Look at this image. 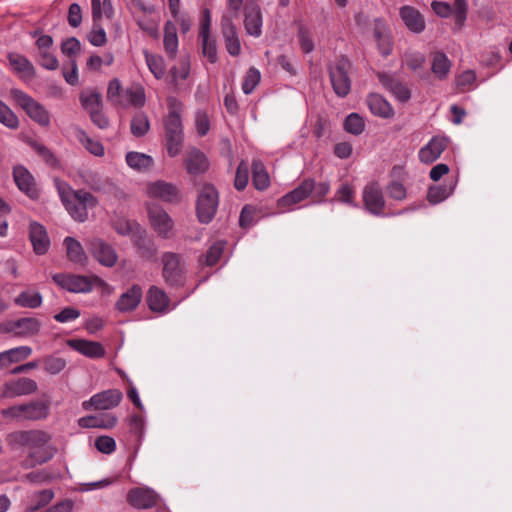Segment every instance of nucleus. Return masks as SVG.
<instances>
[{"instance_id": "nucleus-7", "label": "nucleus", "mask_w": 512, "mask_h": 512, "mask_svg": "<svg viewBox=\"0 0 512 512\" xmlns=\"http://www.w3.org/2000/svg\"><path fill=\"white\" fill-rule=\"evenodd\" d=\"M147 213L150 226L155 233L163 238L170 237L174 228V221L167 211L157 204H149L147 205Z\"/></svg>"}, {"instance_id": "nucleus-17", "label": "nucleus", "mask_w": 512, "mask_h": 512, "mask_svg": "<svg viewBox=\"0 0 512 512\" xmlns=\"http://www.w3.org/2000/svg\"><path fill=\"white\" fill-rule=\"evenodd\" d=\"M363 201L370 213L380 215L385 204L381 187L377 183L368 184L363 190Z\"/></svg>"}, {"instance_id": "nucleus-27", "label": "nucleus", "mask_w": 512, "mask_h": 512, "mask_svg": "<svg viewBox=\"0 0 512 512\" xmlns=\"http://www.w3.org/2000/svg\"><path fill=\"white\" fill-rule=\"evenodd\" d=\"M29 235L35 253L39 255L45 254L50 246V240L45 228L37 222H32L29 227Z\"/></svg>"}, {"instance_id": "nucleus-33", "label": "nucleus", "mask_w": 512, "mask_h": 512, "mask_svg": "<svg viewBox=\"0 0 512 512\" xmlns=\"http://www.w3.org/2000/svg\"><path fill=\"white\" fill-rule=\"evenodd\" d=\"M117 424V417L113 414L102 416H84L78 420V425L82 428H113Z\"/></svg>"}, {"instance_id": "nucleus-14", "label": "nucleus", "mask_w": 512, "mask_h": 512, "mask_svg": "<svg viewBox=\"0 0 512 512\" xmlns=\"http://www.w3.org/2000/svg\"><path fill=\"white\" fill-rule=\"evenodd\" d=\"M168 115L165 118V135L183 134L180 114L182 112V103L175 97L167 99Z\"/></svg>"}, {"instance_id": "nucleus-11", "label": "nucleus", "mask_w": 512, "mask_h": 512, "mask_svg": "<svg viewBox=\"0 0 512 512\" xmlns=\"http://www.w3.org/2000/svg\"><path fill=\"white\" fill-rule=\"evenodd\" d=\"M146 194L150 198L159 199L167 203H176L180 200L178 187L170 182L157 180L146 185Z\"/></svg>"}, {"instance_id": "nucleus-16", "label": "nucleus", "mask_w": 512, "mask_h": 512, "mask_svg": "<svg viewBox=\"0 0 512 512\" xmlns=\"http://www.w3.org/2000/svg\"><path fill=\"white\" fill-rule=\"evenodd\" d=\"M127 500L136 508L147 509L157 504L159 496L148 487H135L128 492Z\"/></svg>"}, {"instance_id": "nucleus-4", "label": "nucleus", "mask_w": 512, "mask_h": 512, "mask_svg": "<svg viewBox=\"0 0 512 512\" xmlns=\"http://www.w3.org/2000/svg\"><path fill=\"white\" fill-rule=\"evenodd\" d=\"M1 415L11 421H38L49 415V404L44 401H31L26 404L13 405L1 410Z\"/></svg>"}, {"instance_id": "nucleus-39", "label": "nucleus", "mask_w": 512, "mask_h": 512, "mask_svg": "<svg viewBox=\"0 0 512 512\" xmlns=\"http://www.w3.org/2000/svg\"><path fill=\"white\" fill-rule=\"evenodd\" d=\"M431 69L438 79L443 80L450 72L451 61L443 52H435L432 56Z\"/></svg>"}, {"instance_id": "nucleus-58", "label": "nucleus", "mask_w": 512, "mask_h": 512, "mask_svg": "<svg viewBox=\"0 0 512 512\" xmlns=\"http://www.w3.org/2000/svg\"><path fill=\"white\" fill-rule=\"evenodd\" d=\"M54 497L52 490H43L34 495L35 504L27 507V511L33 512L47 505Z\"/></svg>"}, {"instance_id": "nucleus-18", "label": "nucleus", "mask_w": 512, "mask_h": 512, "mask_svg": "<svg viewBox=\"0 0 512 512\" xmlns=\"http://www.w3.org/2000/svg\"><path fill=\"white\" fill-rule=\"evenodd\" d=\"M142 288L134 284L127 291L122 293L115 303V309L121 313L135 310L142 300Z\"/></svg>"}, {"instance_id": "nucleus-51", "label": "nucleus", "mask_w": 512, "mask_h": 512, "mask_svg": "<svg viewBox=\"0 0 512 512\" xmlns=\"http://www.w3.org/2000/svg\"><path fill=\"white\" fill-rule=\"evenodd\" d=\"M145 60L151 73L160 79L165 74V66L162 57L145 52Z\"/></svg>"}, {"instance_id": "nucleus-41", "label": "nucleus", "mask_w": 512, "mask_h": 512, "mask_svg": "<svg viewBox=\"0 0 512 512\" xmlns=\"http://www.w3.org/2000/svg\"><path fill=\"white\" fill-rule=\"evenodd\" d=\"M456 181L451 183L449 186L447 185H434L431 186L428 190L427 198L430 203L438 204L445 199H447L454 191L456 186Z\"/></svg>"}, {"instance_id": "nucleus-52", "label": "nucleus", "mask_w": 512, "mask_h": 512, "mask_svg": "<svg viewBox=\"0 0 512 512\" xmlns=\"http://www.w3.org/2000/svg\"><path fill=\"white\" fill-rule=\"evenodd\" d=\"M129 9L133 17L137 16H152L155 13V7L152 4L146 3L144 0H130Z\"/></svg>"}, {"instance_id": "nucleus-57", "label": "nucleus", "mask_w": 512, "mask_h": 512, "mask_svg": "<svg viewBox=\"0 0 512 512\" xmlns=\"http://www.w3.org/2000/svg\"><path fill=\"white\" fill-rule=\"evenodd\" d=\"M190 64L187 60H181L177 65L171 68L172 80L175 84L185 80L189 75Z\"/></svg>"}, {"instance_id": "nucleus-29", "label": "nucleus", "mask_w": 512, "mask_h": 512, "mask_svg": "<svg viewBox=\"0 0 512 512\" xmlns=\"http://www.w3.org/2000/svg\"><path fill=\"white\" fill-rule=\"evenodd\" d=\"M125 160L129 168L139 173L148 172L155 163L152 156L137 151L128 152Z\"/></svg>"}, {"instance_id": "nucleus-3", "label": "nucleus", "mask_w": 512, "mask_h": 512, "mask_svg": "<svg viewBox=\"0 0 512 512\" xmlns=\"http://www.w3.org/2000/svg\"><path fill=\"white\" fill-rule=\"evenodd\" d=\"M107 100L117 107H142L146 96L143 87L135 85L124 90L119 79L114 78L108 83Z\"/></svg>"}, {"instance_id": "nucleus-22", "label": "nucleus", "mask_w": 512, "mask_h": 512, "mask_svg": "<svg viewBox=\"0 0 512 512\" xmlns=\"http://www.w3.org/2000/svg\"><path fill=\"white\" fill-rule=\"evenodd\" d=\"M399 14L408 30L416 34L424 31L425 19L417 9L406 5L400 8Z\"/></svg>"}, {"instance_id": "nucleus-35", "label": "nucleus", "mask_w": 512, "mask_h": 512, "mask_svg": "<svg viewBox=\"0 0 512 512\" xmlns=\"http://www.w3.org/2000/svg\"><path fill=\"white\" fill-rule=\"evenodd\" d=\"M163 275L167 282L177 284L181 273L179 257L173 253L163 256Z\"/></svg>"}, {"instance_id": "nucleus-31", "label": "nucleus", "mask_w": 512, "mask_h": 512, "mask_svg": "<svg viewBox=\"0 0 512 512\" xmlns=\"http://www.w3.org/2000/svg\"><path fill=\"white\" fill-rule=\"evenodd\" d=\"M367 105L372 114L381 118H392L394 109L391 104L381 95L371 93L367 98Z\"/></svg>"}, {"instance_id": "nucleus-49", "label": "nucleus", "mask_w": 512, "mask_h": 512, "mask_svg": "<svg viewBox=\"0 0 512 512\" xmlns=\"http://www.w3.org/2000/svg\"><path fill=\"white\" fill-rule=\"evenodd\" d=\"M0 123L9 129H17L20 124L17 115L1 100H0Z\"/></svg>"}, {"instance_id": "nucleus-19", "label": "nucleus", "mask_w": 512, "mask_h": 512, "mask_svg": "<svg viewBox=\"0 0 512 512\" xmlns=\"http://www.w3.org/2000/svg\"><path fill=\"white\" fill-rule=\"evenodd\" d=\"M244 26L246 33L253 37H259L262 33V14L259 6L253 2H247L245 6Z\"/></svg>"}, {"instance_id": "nucleus-45", "label": "nucleus", "mask_w": 512, "mask_h": 512, "mask_svg": "<svg viewBox=\"0 0 512 512\" xmlns=\"http://www.w3.org/2000/svg\"><path fill=\"white\" fill-rule=\"evenodd\" d=\"M150 129L148 116L143 113H137L131 120V132L135 137L144 136Z\"/></svg>"}, {"instance_id": "nucleus-1", "label": "nucleus", "mask_w": 512, "mask_h": 512, "mask_svg": "<svg viewBox=\"0 0 512 512\" xmlns=\"http://www.w3.org/2000/svg\"><path fill=\"white\" fill-rule=\"evenodd\" d=\"M9 445L26 447L32 465L43 464L51 460L58 452L53 443V435L45 430H28L10 433L7 437Z\"/></svg>"}, {"instance_id": "nucleus-23", "label": "nucleus", "mask_w": 512, "mask_h": 512, "mask_svg": "<svg viewBox=\"0 0 512 512\" xmlns=\"http://www.w3.org/2000/svg\"><path fill=\"white\" fill-rule=\"evenodd\" d=\"M381 85L389 90L399 101L406 102L411 98V91L406 84L393 76L381 73L378 75Z\"/></svg>"}, {"instance_id": "nucleus-12", "label": "nucleus", "mask_w": 512, "mask_h": 512, "mask_svg": "<svg viewBox=\"0 0 512 512\" xmlns=\"http://www.w3.org/2000/svg\"><path fill=\"white\" fill-rule=\"evenodd\" d=\"M87 246L92 257L102 266L113 267L116 264L118 255L115 249L104 240L100 238L91 239Z\"/></svg>"}, {"instance_id": "nucleus-64", "label": "nucleus", "mask_w": 512, "mask_h": 512, "mask_svg": "<svg viewBox=\"0 0 512 512\" xmlns=\"http://www.w3.org/2000/svg\"><path fill=\"white\" fill-rule=\"evenodd\" d=\"M81 315L80 311L73 307H66L58 314L54 315V319L59 323H68L76 320Z\"/></svg>"}, {"instance_id": "nucleus-21", "label": "nucleus", "mask_w": 512, "mask_h": 512, "mask_svg": "<svg viewBox=\"0 0 512 512\" xmlns=\"http://www.w3.org/2000/svg\"><path fill=\"white\" fill-rule=\"evenodd\" d=\"M447 139L445 137H433L419 151V158L423 163H432L436 161L447 147Z\"/></svg>"}, {"instance_id": "nucleus-15", "label": "nucleus", "mask_w": 512, "mask_h": 512, "mask_svg": "<svg viewBox=\"0 0 512 512\" xmlns=\"http://www.w3.org/2000/svg\"><path fill=\"white\" fill-rule=\"evenodd\" d=\"M37 390V383L30 378H18L6 382L1 391V395L6 398H14L34 393Z\"/></svg>"}, {"instance_id": "nucleus-54", "label": "nucleus", "mask_w": 512, "mask_h": 512, "mask_svg": "<svg viewBox=\"0 0 512 512\" xmlns=\"http://www.w3.org/2000/svg\"><path fill=\"white\" fill-rule=\"evenodd\" d=\"M88 40L91 45L95 47H102L107 43V35L101 23H93L92 30L88 35Z\"/></svg>"}, {"instance_id": "nucleus-44", "label": "nucleus", "mask_w": 512, "mask_h": 512, "mask_svg": "<svg viewBox=\"0 0 512 512\" xmlns=\"http://www.w3.org/2000/svg\"><path fill=\"white\" fill-rule=\"evenodd\" d=\"M253 184L256 189L263 190L269 185V176L260 161H254L252 166Z\"/></svg>"}, {"instance_id": "nucleus-6", "label": "nucleus", "mask_w": 512, "mask_h": 512, "mask_svg": "<svg viewBox=\"0 0 512 512\" xmlns=\"http://www.w3.org/2000/svg\"><path fill=\"white\" fill-rule=\"evenodd\" d=\"M219 204L216 188L211 184L201 187L196 204L197 216L200 222L209 223L214 218Z\"/></svg>"}, {"instance_id": "nucleus-10", "label": "nucleus", "mask_w": 512, "mask_h": 512, "mask_svg": "<svg viewBox=\"0 0 512 512\" xmlns=\"http://www.w3.org/2000/svg\"><path fill=\"white\" fill-rule=\"evenodd\" d=\"M123 398V394L118 389H108L94 394L89 400L82 402V408L86 411L109 410L117 407Z\"/></svg>"}, {"instance_id": "nucleus-32", "label": "nucleus", "mask_w": 512, "mask_h": 512, "mask_svg": "<svg viewBox=\"0 0 512 512\" xmlns=\"http://www.w3.org/2000/svg\"><path fill=\"white\" fill-rule=\"evenodd\" d=\"M32 353L29 346H19L0 353V369L27 359Z\"/></svg>"}, {"instance_id": "nucleus-60", "label": "nucleus", "mask_w": 512, "mask_h": 512, "mask_svg": "<svg viewBox=\"0 0 512 512\" xmlns=\"http://www.w3.org/2000/svg\"><path fill=\"white\" fill-rule=\"evenodd\" d=\"M116 232L123 236L133 235L135 230H139V225L125 219H118L113 224Z\"/></svg>"}, {"instance_id": "nucleus-9", "label": "nucleus", "mask_w": 512, "mask_h": 512, "mask_svg": "<svg viewBox=\"0 0 512 512\" xmlns=\"http://www.w3.org/2000/svg\"><path fill=\"white\" fill-rule=\"evenodd\" d=\"M350 62L346 58L339 59L330 67V79L335 93L340 96H346L351 88L348 70Z\"/></svg>"}, {"instance_id": "nucleus-24", "label": "nucleus", "mask_w": 512, "mask_h": 512, "mask_svg": "<svg viewBox=\"0 0 512 512\" xmlns=\"http://www.w3.org/2000/svg\"><path fill=\"white\" fill-rule=\"evenodd\" d=\"M314 181L312 179L304 180L293 191L287 193L279 200V206L289 207L297 204L312 194Z\"/></svg>"}, {"instance_id": "nucleus-56", "label": "nucleus", "mask_w": 512, "mask_h": 512, "mask_svg": "<svg viewBox=\"0 0 512 512\" xmlns=\"http://www.w3.org/2000/svg\"><path fill=\"white\" fill-rule=\"evenodd\" d=\"M183 134L166 135V147L170 157L177 156L182 148Z\"/></svg>"}, {"instance_id": "nucleus-36", "label": "nucleus", "mask_w": 512, "mask_h": 512, "mask_svg": "<svg viewBox=\"0 0 512 512\" xmlns=\"http://www.w3.org/2000/svg\"><path fill=\"white\" fill-rule=\"evenodd\" d=\"M91 10L93 23L111 20L114 16L111 0H91Z\"/></svg>"}, {"instance_id": "nucleus-13", "label": "nucleus", "mask_w": 512, "mask_h": 512, "mask_svg": "<svg viewBox=\"0 0 512 512\" xmlns=\"http://www.w3.org/2000/svg\"><path fill=\"white\" fill-rule=\"evenodd\" d=\"M53 281L63 289L72 293H88L92 291L91 277L70 274H55Z\"/></svg>"}, {"instance_id": "nucleus-61", "label": "nucleus", "mask_w": 512, "mask_h": 512, "mask_svg": "<svg viewBox=\"0 0 512 512\" xmlns=\"http://www.w3.org/2000/svg\"><path fill=\"white\" fill-rule=\"evenodd\" d=\"M249 172L248 165L245 162H241L237 168L236 176H235V188L237 190H243L248 183Z\"/></svg>"}, {"instance_id": "nucleus-37", "label": "nucleus", "mask_w": 512, "mask_h": 512, "mask_svg": "<svg viewBox=\"0 0 512 512\" xmlns=\"http://www.w3.org/2000/svg\"><path fill=\"white\" fill-rule=\"evenodd\" d=\"M82 107L90 114L102 109V95L95 89H86L80 94Z\"/></svg>"}, {"instance_id": "nucleus-62", "label": "nucleus", "mask_w": 512, "mask_h": 512, "mask_svg": "<svg viewBox=\"0 0 512 512\" xmlns=\"http://www.w3.org/2000/svg\"><path fill=\"white\" fill-rule=\"evenodd\" d=\"M66 366V362L62 358L48 357L44 359V368L50 374L60 373Z\"/></svg>"}, {"instance_id": "nucleus-38", "label": "nucleus", "mask_w": 512, "mask_h": 512, "mask_svg": "<svg viewBox=\"0 0 512 512\" xmlns=\"http://www.w3.org/2000/svg\"><path fill=\"white\" fill-rule=\"evenodd\" d=\"M64 245L69 260L78 264H84L87 261V256L81 243L75 238L66 237L64 239Z\"/></svg>"}, {"instance_id": "nucleus-47", "label": "nucleus", "mask_w": 512, "mask_h": 512, "mask_svg": "<svg viewBox=\"0 0 512 512\" xmlns=\"http://www.w3.org/2000/svg\"><path fill=\"white\" fill-rule=\"evenodd\" d=\"M365 122L364 119L357 113L349 114L344 121V129L346 132L359 135L364 131Z\"/></svg>"}, {"instance_id": "nucleus-42", "label": "nucleus", "mask_w": 512, "mask_h": 512, "mask_svg": "<svg viewBox=\"0 0 512 512\" xmlns=\"http://www.w3.org/2000/svg\"><path fill=\"white\" fill-rule=\"evenodd\" d=\"M164 47L166 52L174 57L178 49V36L176 27L171 22H167L164 28Z\"/></svg>"}, {"instance_id": "nucleus-55", "label": "nucleus", "mask_w": 512, "mask_h": 512, "mask_svg": "<svg viewBox=\"0 0 512 512\" xmlns=\"http://www.w3.org/2000/svg\"><path fill=\"white\" fill-rule=\"evenodd\" d=\"M113 62L114 56L110 52L105 53L103 57L91 55L87 60V67L89 70L98 71L103 65L110 66Z\"/></svg>"}, {"instance_id": "nucleus-43", "label": "nucleus", "mask_w": 512, "mask_h": 512, "mask_svg": "<svg viewBox=\"0 0 512 512\" xmlns=\"http://www.w3.org/2000/svg\"><path fill=\"white\" fill-rule=\"evenodd\" d=\"M76 137L79 142L93 155L103 156L104 147L98 140L90 138L87 133L81 129L76 131Z\"/></svg>"}, {"instance_id": "nucleus-53", "label": "nucleus", "mask_w": 512, "mask_h": 512, "mask_svg": "<svg viewBox=\"0 0 512 512\" xmlns=\"http://www.w3.org/2000/svg\"><path fill=\"white\" fill-rule=\"evenodd\" d=\"M261 79L260 71L256 68H250L244 78L242 90L245 94H250L259 84Z\"/></svg>"}, {"instance_id": "nucleus-48", "label": "nucleus", "mask_w": 512, "mask_h": 512, "mask_svg": "<svg viewBox=\"0 0 512 512\" xmlns=\"http://www.w3.org/2000/svg\"><path fill=\"white\" fill-rule=\"evenodd\" d=\"M135 20L139 27L149 35L154 37L158 35L159 17L155 13L152 16H137Z\"/></svg>"}, {"instance_id": "nucleus-50", "label": "nucleus", "mask_w": 512, "mask_h": 512, "mask_svg": "<svg viewBox=\"0 0 512 512\" xmlns=\"http://www.w3.org/2000/svg\"><path fill=\"white\" fill-rule=\"evenodd\" d=\"M202 45V53L211 63H215L218 59L216 40L210 35L199 36Z\"/></svg>"}, {"instance_id": "nucleus-25", "label": "nucleus", "mask_w": 512, "mask_h": 512, "mask_svg": "<svg viewBox=\"0 0 512 512\" xmlns=\"http://www.w3.org/2000/svg\"><path fill=\"white\" fill-rule=\"evenodd\" d=\"M184 165L189 174L199 175L207 171L209 162L204 153L192 148L186 153Z\"/></svg>"}, {"instance_id": "nucleus-26", "label": "nucleus", "mask_w": 512, "mask_h": 512, "mask_svg": "<svg viewBox=\"0 0 512 512\" xmlns=\"http://www.w3.org/2000/svg\"><path fill=\"white\" fill-rule=\"evenodd\" d=\"M68 344L75 351L89 358H102L105 355L104 347L96 341L73 339Z\"/></svg>"}, {"instance_id": "nucleus-59", "label": "nucleus", "mask_w": 512, "mask_h": 512, "mask_svg": "<svg viewBox=\"0 0 512 512\" xmlns=\"http://www.w3.org/2000/svg\"><path fill=\"white\" fill-rule=\"evenodd\" d=\"M354 197L355 190L349 184H342L336 192V199L341 203L356 206V204L353 202Z\"/></svg>"}, {"instance_id": "nucleus-46", "label": "nucleus", "mask_w": 512, "mask_h": 512, "mask_svg": "<svg viewBox=\"0 0 512 512\" xmlns=\"http://www.w3.org/2000/svg\"><path fill=\"white\" fill-rule=\"evenodd\" d=\"M425 61V55L415 50H407L403 56V63L414 72L422 69Z\"/></svg>"}, {"instance_id": "nucleus-34", "label": "nucleus", "mask_w": 512, "mask_h": 512, "mask_svg": "<svg viewBox=\"0 0 512 512\" xmlns=\"http://www.w3.org/2000/svg\"><path fill=\"white\" fill-rule=\"evenodd\" d=\"M147 303L152 311L164 313L169 311V298L166 293L152 286L147 293Z\"/></svg>"}, {"instance_id": "nucleus-8", "label": "nucleus", "mask_w": 512, "mask_h": 512, "mask_svg": "<svg viewBox=\"0 0 512 512\" xmlns=\"http://www.w3.org/2000/svg\"><path fill=\"white\" fill-rule=\"evenodd\" d=\"M41 323L37 318L24 317L0 324L1 333H10L15 337L28 338L39 333Z\"/></svg>"}, {"instance_id": "nucleus-40", "label": "nucleus", "mask_w": 512, "mask_h": 512, "mask_svg": "<svg viewBox=\"0 0 512 512\" xmlns=\"http://www.w3.org/2000/svg\"><path fill=\"white\" fill-rule=\"evenodd\" d=\"M17 306L22 308L36 309L42 305V295L37 291L24 290L15 299Z\"/></svg>"}, {"instance_id": "nucleus-2", "label": "nucleus", "mask_w": 512, "mask_h": 512, "mask_svg": "<svg viewBox=\"0 0 512 512\" xmlns=\"http://www.w3.org/2000/svg\"><path fill=\"white\" fill-rule=\"evenodd\" d=\"M57 191L71 217L84 222L88 218V209L96 206V198L86 191H74L71 187L61 181H56Z\"/></svg>"}, {"instance_id": "nucleus-28", "label": "nucleus", "mask_w": 512, "mask_h": 512, "mask_svg": "<svg viewBox=\"0 0 512 512\" xmlns=\"http://www.w3.org/2000/svg\"><path fill=\"white\" fill-rule=\"evenodd\" d=\"M222 34L225 40V47L231 56H238L241 52V44L235 26L231 20L224 17L222 20Z\"/></svg>"}, {"instance_id": "nucleus-5", "label": "nucleus", "mask_w": 512, "mask_h": 512, "mask_svg": "<svg viewBox=\"0 0 512 512\" xmlns=\"http://www.w3.org/2000/svg\"><path fill=\"white\" fill-rule=\"evenodd\" d=\"M12 96L19 107L37 124L43 127L50 125V113L37 100L19 89L12 90Z\"/></svg>"}, {"instance_id": "nucleus-30", "label": "nucleus", "mask_w": 512, "mask_h": 512, "mask_svg": "<svg viewBox=\"0 0 512 512\" xmlns=\"http://www.w3.org/2000/svg\"><path fill=\"white\" fill-rule=\"evenodd\" d=\"M13 177L17 187L27 194L29 197L33 198L36 196V188L32 175L30 172L23 166H17L13 170Z\"/></svg>"}, {"instance_id": "nucleus-20", "label": "nucleus", "mask_w": 512, "mask_h": 512, "mask_svg": "<svg viewBox=\"0 0 512 512\" xmlns=\"http://www.w3.org/2000/svg\"><path fill=\"white\" fill-rule=\"evenodd\" d=\"M8 62L12 71L22 80L30 81L35 77V69L26 57L17 53H9Z\"/></svg>"}, {"instance_id": "nucleus-63", "label": "nucleus", "mask_w": 512, "mask_h": 512, "mask_svg": "<svg viewBox=\"0 0 512 512\" xmlns=\"http://www.w3.org/2000/svg\"><path fill=\"white\" fill-rule=\"evenodd\" d=\"M95 447L104 454H111L116 448L115 440L109 436H100L95 440Z\"/></svg>"}]
</instances>
